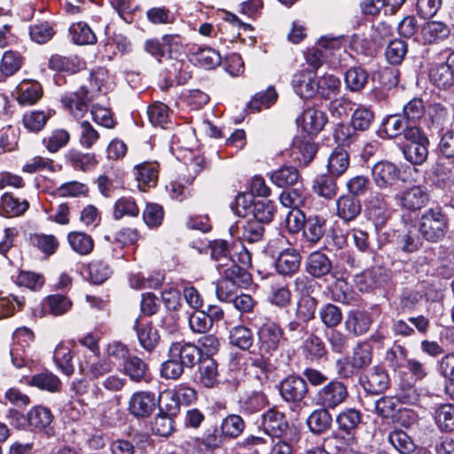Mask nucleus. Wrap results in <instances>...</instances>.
<instances>
[{
    "instance_id": "61",
    "label": "nucleus",
    "mask_w": 454,
    "mask_h": 454,
    "mask_svg": "<svg viewBox=\"0 0 454 454\" xmlns=\"http://www.w3.org/2000/svg\"><path fill=\"white\" fill-rule=\"evenodd\" d=\"M291 291L285 285H276L271 286L268 300L278 308H286L291 302Z\"/></svg>"
},
{
    "instance_id": "41",
    "label": "nucleus",
    "mask_w": 454,
    "mask_h": 454,
    "mask_svg": "<svg viewBox=\"0 0 454 454\" xmlns=\"http://www.w3.org/2000/svg\"><path fill=\"white\" fill-rule=\"evenodd\" d=\"M54 361L59 369L66 375L70 376L74 371L73 364V355L70 348L64 343L57 345L53 356Z\"/></svg>"
},
{
    "instance_id": "17",
    "label": "nucleus",
    "mask_w": 454,
    "mask_h": 454,
    "mask_svg": "<svg viewBox=\"0 0 454 454\" xmlns=\"http://www.w3.org/2000/svg\"><path fill=\"white\" fill-rule=\"evenodd\" d=\"M140 346L147 352H153L160 342L158 330L150 322L141 324L137 318L133 326Z\"/></svg>"
},
{
    "instance_id": "16",
    "label": "nucleus",
    "mask_w": 454,
    "mask_h": 454,
    "mask_svg": "<svg viewBox=\"0 0 454 454\" xmlns=\"http://www.w3.org/2000/svg\"><path fill=\"white\" fill-rule=\"evenodd\" d=\"M371 325L372 317L370 314L359 309L350 310L344 322L346 331L355 336L365 334Z\"/></svg>"
},
{
    "instance_id": "10",
    "label": "nucleus",
    "mask_w": 454,
    "mask_h": 454,
    "mask_svg": "<svg viewBox=\"0 0 454 454\" xmlns=\"http://www.w3.org/2000/svg\"><path fill=\"white\" fill-rule=\"evenodd\" d=\"M429 78L441 90H449L454 86V52L448 56L444 63L431 67Z\"/></svg>"
},
{
    "instance_id": "25",
    "label": "nucleus",
    "mask_w": 454,
    "mask_h": 454,
    "mask_svg": "<svg viewBox=\"0 0 454 454\" xmlns=\"http://www.w3.org/2000/svg\"><path fill=\"white\" fill-rule=\"evenodd\" d=\"M307 272L314 278H322L329 274L332 270V262L323 253H311L306 262Z\"/></svg>"
},
{
    "instance_id": "48",
    "label": "nucleus",
    "mask_w": 454,
    "mask_h": 454,
    "mask_svg": "<svg viewBox=\"0 0 454 454\" xmlns=\"http://www.w3.org/2000/svg\"><path fill=\"white\" fill-rule=\"evenodd\" d=\"M30 385L49 392H59L61 388L59 379L51 372H42L31 378Z\"/></svg>"
},
{
    "instance_id": "23",
    "label": "nucleus",
    "mask_w": 454,
    "mask_h": 454,
    "mask_svg": "<svg viewBox=\"0 0 454 454\" xmlns=\"http://www.w3.org/2000/svg\"><path fill=\"white\" fill-rule=\"evenodd\" d=\"M449 35V27L441 21H428L421 28V38L424 43H437L446 39Z\"/></svg>"
},
{
    "instance_id": "63",
    "label": "nucleus",
    "mask_w": 454,
    "mask_h": 454,
    "mask_svg": "<svg viewBox=\"0 0 454 454\" xmlns=\"http://www.w3.org/2000/svg\"><path fill=\"white\" fill-rule=\"evenodd\" d=\"M98 131L88 121L80 123L79 142L82 147L91 148L99 139Z\"/></svg>"
},
{
    "instance_id": "26",
    "label": "nucleus",
    "mask_w": 454,
    "mask_h": 454,
    "mask_svg": "<svg viewBox=\"0 0 454 454\" xmlns=\"http://www.w3.org/2000/svg\"><path fill=\"white\" fill-rule=\"evenodd\" d=\"M349 167V155L340 147H336L329 155L327 170L330 175L339 177L342 176Z\"/></svg>"
},
{
    "instance_id": "13",
    "label": "nucleus",
    "mask_w": 454,
    "mask_h": 454,
    "mask_svg": "<svg viewBox=\"0 0 454 454\" xmlns=\"http://www.w3.org/2000/svg\"><path fill=\"white\" fill-rule=\"evenodd\" d=\"M327 121L325 114L315 108H308L297 117V124L308 134L319 133Z\"/></svg>"
},
{
    "instance_id": "1",
    "label": "nucleus",
    "mask_w": 454,
    "mask_h": 454,
    "mask_svg": "<svg viewBox=\"0 0 454 454\" xmlns=\"http://www.w3.org/2000/svg\"><path fill=\"white\" fill-rule=\"evenodd\" d=\"M200 359V349L189 342H173L168 348V359L161 364L160 375L165 379L177 380L184 367H192Z\"/></svg>"
},
{
    "instance_id": "21",
    "label": "nucleus",
    "mask_w": 454,
    "mask_h": 454,
    "mask_svg": "<svg viewBox=\"0 0 454 454\" xmlns=\"http://www.w3.org/2000/svg\"><path fill=\"white\" fill-rule=\"evenodd\" d=\"M361 208L360 200L351 195H341L336 200L337 215L345 222L356 219Z\"/></svg>"
},
{
    "instance_id": "64",
    "label": "nucleus",
    "mask_w": 454,
    "mask_h": 454,
    "mask_svg": "<svg viewBox=\"0 0 454 454\" xmlns=\"http://www.w3.org/2000/svg\"><path fill=\"white\" fill-rule=\"evenodd\" d=\"M303 351L310 359H319L326 354L324 341L316 335H310L305 340Z\"/></svg>"
},
{
    "instance_id": "3",
    "label": "nucleus",
    "mask_w": 454,
    "mask_h": 454,
    "mask_svg": "<svg viewBox=\"0 0 454 454\" xmlns=\"http://www.w3.org/2000/svg\"><path fill=\"white\" fill-rule=\"evenodd\" d=\"M448 222V217L441 207L428 208L423 212L419 218V234L428 242H438L447 233Z\"/></svg>"
},
{
    "instance_id": "47",
    "label": "nucleus",
    "mask_w": 454,
    "mask_h": 454,
    "mask_svg": "<svg viewBox=\"0 0 454 454\" xmlns=\"http://www.w3.org/2000/svg\"><path fill=\"white\" fill-rule=\"evenodd\" d=\"M223 277L227 280L236 284L240 288H246L252 282L250 273L241 266L232 263L223 270Z\"/></svg>"
},
{
    "instance_id": "60",
    "label": "nucleus",
    "mask_w": 454,
    "mask_h": 454,
    "mask_svg": "<svg viewBox=\"0 0 454 454\" xmlns=\"http://www.w3.org/2000/svg\"><path fill=\"white\" fill-rule=\"evenodd\" d=\"M397 246L403 252L413 253L421 247L422 240L415 231H408L398 235Z\"/></svg>"
},
{
    "instance_id": "52",
    "label": "nucleus",
    "mask_w": 454,
    "mask_h": 454,
    "mask_svg": "<svg viewBox=\"0 0 454 454\" xmlns=\"http://www.w3.org/2000/svg\"><path fill=\"white\" fill-rule=\"evenodd\" d=\"M254 219L261 223H268L272 221L275 214V205L271 200L254 201L252 207Z\"/></svg>"
},
{
    "instance_id": "15",
    "label": "nucleus",
    "mask_w": 454,
    "mask_h": 454,
    "mask_svg": "<svg viewBox=\"0 0 454 454\" xmlns=\"http://www.w3.org/2000/svg\"><path fill=\"white\" fill-rule=\"evenodd\" d=\"M292 85L301 98H312L316 96L317 76L309 70H302L293 76Z\"/></svg>"
},
{
    "instance_id": "62",
    "label": "nucleus",
    "mask_w": 454,
    "mask_h": 454,
    "mask_svg": "<svg viewBox=\"0 0 454 454\" xmlns=\"http://www.w3.org/2000/svg\"><path fill=\"white\" fill-rule=\"evenodd\" d=\"M52 420V415L49 409L42 406L32 409L28 413V422L35 428H45Z\"/></svg>"
},
{
    "instance_id": "38",
    "label": "nucleus",
    "mask_w": 454,
    "mask_h": 454,
    "mask_svg": "<svg viewBox=\"0 0 454 454\" xmlns=\"http://www.w3.org/2000/svg\"><path fill=\"white\" fill-rule=\"evenodd\" d=\"M229 339L233 346L244 350L251 348L254 343V334L252 331L244 325L232 327L230 331Z\"/></svg>"
},
{
    "instance_id": "2",
    "label": "nucleus",
    "mask_w": 454,
    "mask_h": 454,
    "mask_svg": "<svg viewBox=\"0 0 454 454\" xmlns=\"http://www.w3.org/2000/svg\"><path fill=\"white\" fill-rule=\"evenodd\" d=\"M99 74H90V86L89 90L85 86L80 87L76 91L69 92L61 97L63 106L74 117L82 118L89 109V103L92 102L96 94L100 91Z\"/></svg>"
},
{
    "instance_id": "22",
    "label": "nucleus",
    "mask_w": 454,
    "mask_h": 454,
    "mask_svg": "<svg viewBox=\"0 0 454 454\" xmlns=\"http://www.w3.org/2000/svg\"><path fill=\"white\" fill-rule=\"evenodd\" d=\"M190 59L194 64L206 69L215 68L222 62L220 53L209 47L191 50Z\"/></svg>"
},
{
    "instance_id": "57",
    "label": "nucleus",
    "mask_w": 454,
    "mask_h": 454,
    "mask_svg": "<svg viewBox=\"0 0 454 454\" xmlns=\"http://www.w3.org/2000/svg\"><path fill=\"white\" fill-rule=\"evenodd\" d=\"M407 51V43L403 40L396 39L388 43L385 56L391 65H399L403 60Z\"/></svg>"
},
{
    "instance_id": "20",
    "label": "nucleus",
    "mask_w": 454,
    "mask_h": 454,
    "mask_svg": "<svg viewBox=\"0 0 454 454\" xmlns=\"http://www.w3.org/2000/svg\"><path fill=\"white\" fill-rule=\"evenodd\" d=\"M158 163L157 162H143L134 168V176L138 183L141 190L146 187H154L158 182Z\"/></svg>"
},
{
    "instance_id": "8",
    "label": "nucleus",
    "mask_w": 454,
    "mask_h": 454,
    "mask_svg": "<svg viewBox=\"0 0 454 454\" xmlns=\"http://www.w3.org/2000/svg\"><path fill=\"white\" fill-rule=\"evenodd\" d=\"M158 404L159 399L153 392L137 391L129 400L128 410L136 418H146L153 412Z\"/></svg>"
},
{
    "instance_id": "36",
    "label": "nucleus",
    "mask_w": 454,
    "mask_h": 454,
    "mask_svg": "<svg viewBox=\"0 0 454 454\" xmlns=\"http://www.w3.org/2000/svg\"><path fill=\"white\" fill-rule=\"evenodd\" d=\"M72 301L70 299L62 294L49 295L43 301V307L45 310L49 311L53 316H61L72 308Z\"/></svg>"
},
{
    "instance_id": "7",
    "label": "nucleus",
    "mask_w": 454,
    "mask_h": 454,
    "mask_svg": "<svg viewBox=\"0 0 454 454\" xmlns=\"http://www.w3.org/2000/svg\"><path fill=\"white\" fill-rule=\"evenodd\" d=\"M372 176L378 188L386 190L391 188L399 180L401 170L391 161L380 160L372 167Z\"/></svg>"
},
{
    "instance_id": "27",
    "label": "nucleus",
    "mask_w": 454,
    "mask_h": 454,
    "mask_svg": "<svg viewBox=\"0 0 454 454\" xmlns=\"http://www.w3.org/2000/svg\"><path fill=\"white\" fill-rule=\"evenodd\" d=\"M428 145V138H422L419 142L409 143L403 150L405 159L414 165H421L427 159Z\"/></svg>"
},
{
    "instance_id": "37",
    "label": "nucleus",
    "mask_w": 454,
    "mask_h": 454,
    "mask_svg": "<svg viewBox=\"0 0 454 454\" xmlns=\"http://www.w3.org/2000/svg\"><path fill=\"white\" fill-rule=\"evenodd\" d=\"M69 34L72 41L78 45L94 44L97 42L96 35L84 22L72 24Z\"/></svg>"
},
{
    "instance_id": "31",
    "label": "nucleus",
    "mask_w": 454,
    "mask_h": 454,
    "mask_svg": "<svg viewBox=\"0 0 454 454\" xmlns=\"http://www.w3.org/2000/svg\"><path fill=\"white\" fill-rule=\"evenodd\" d=\"M316 86V95L322 98L329 99L339 93L340 80L333 74H325L317 77Z\"/></svg>"
},
{
    "instance_id": "44",
    "label": "nucleus",
    "mask_w": 454,
    "mask_h": 454,
    "mask_svg": "<svg viewBox=\"0 0 454 454\" xmlns=\"http://www.w3.org/2000/svg\"><path fill=\"white\" fill-rule=\"evenodd\" d=\"M217 364L213 359L207 358L200 362L199 380L206 387H213L218 381Z\"/></svg>"
},
{
    "instance_id": "45",
    "label": "nucleus",
    "mask_w": 454,
    "mask_h": 454,
    "mask_svg": "<svg viewBox=\"0 0 454 454\" xmlns=\"http://www.w3.org/2000/svg\"><path fill=\"white\" fill-rule=\"evenodd\" d=\"M80 371L92 380L103 377L113 371L110 361L106 359L98 360L92 363L80 364Z\"/></svg>"
},
{
    "instance_id": "35",
    "label": "nucleus",
    "mask_w": 454,
    "mask_h": 454,
    "mask_svg": "<svg viewBox=\"0 0 454 454\" xmlns=\"http://www.w3.org/2000/svg\"><path fill=\"white\" fill-rule=\"evenodd\" d=\"M147 364L138 356H129L123 364V372L130 380L140 382L145 379Z\"/></svg>"
},
{
    "instance_id": "59",
    "label": "nucleus",
    "mask_w": 454,
    "mask_h": 454,
    "mask_svg": "<svg viewBox=\"0 0 454 454\" xmlns=\"http://www.w3.org/2000/svg\"><path fill=\"white\" fill-rule=\"evenodd\" d=\"M374 120L372 111L364 106L356 108L351 118V124L354 129L364 131L370 128Z\"/></svg>"
},
{
    "instance_id": "40",
    "label": "nucleus",
    "mask_w": 454,
    "mask_h": 454,
    "mask_svg": "<svg viewBox=\"0 0 454 454\" xmlns=\"http://www.w3.org/2000/svg\"><path fill=\"white\" fill-rule=\"evenodd\" d=\"M346 88L353 92L361 91L368 82V74L362 67H351L344 77Z\"/></svg>"
},
{
    "instance_id": "46",
    "label": "nucleus",
    "mask_w": 454,
    "mask_h": 454,
    "mask_svg": "<svg viewBox=\"0 0 454 454\" xmlns=\"http://www.w3.org/2000/svg\"><path fill=\"white\" fill-rule=\"evenodd\" d=\"M49 67L56 71L76 73L81 68V61L78 57H63L53 55L49 60Z\"/></svg>"
},
{
    "instance_id": "42",
    "label": "nucleus",
    "mask_w": 454,
    "mask_h": 454,
    "mask_svg": "<svg viewBox=\"0 0 454 454\" xmlns=\"http://www.w3.org/2000/svg\"><path fill=\"white\" fill-rule=\"evenodd\" d=\"M342 41L343 38L341 36L325 35L322 36L317 43L318 49L323 51L327 60L329 62H334L342 49Z\"/></svg>"
},
{
    "instance_id": "9",
    "label": "nucleus",
    "mask_w": 454,
    "mask_h": 454,
    "mask_svg": "<svg viewBox=\"0 0 454 454\" xmlns=\"http://www.w3.org/2000/svg\"><path fill=\"white\" fill-rule=\"evenodd\" d=\"M263 432L270 438H280L287 434L292 428H289L288 423L284 413L275 408L268 410L262 415L260 426Z\"/></svg>"
},
{
    "instance_id": "29",
    "label": "nucleus",
    "mask_w": 454,
    "mask_h": 454,
    "mask_svg": "<svg viewBox=\"0 0 454 454\" xmlns=\"http://www.w3.org/2000/svg\"><path fill=\"white\" fill-rule=\"evenodd\" d=\"M67 242L72 250L80 255H88L94 248V240L91 236L82 231L69 232Z\"/></svg>"
},
{
    "instance_id": "19",
    "label": "nucleus",
    "mask_w": 454,
    "mask_h": 454,
    "mask_svg": "<svg viewBox=\"0 0 454 454\" xmlns=\"http://www.w3.org/2000/svg\"><path fill=\"white\" fill-rule=\"evenodd\" d=\"M301 265V255L294 248H286L279 253L275 268L278 273L283 276H291L296 273Z\"/></svg>"
},
{
    "instance_id": "58",
    "label": "nucleus",
    "mask_w": 454,
    "mask_h": 454,
    "mask_svg": "<svg viewBox=\"0 0 454 454\" xmlns=\"http://www.w3.org/2000/svg\"><path fill=\"white\" fill-rule=\"evenodd\" d=\"M355 366L359 370L369 366L372 359V348L367 343H359L354 348L352 356L349 357Z\"/></svg>"
},
{
    "instance_id": "50",
    "label": "nucleus",
    "mask_w": 454,
    "mask_h": 454,
    "mask_svg": "<svg viewBox=\"0 0 454 454\" xmlns=\"http://www.w3.org/2000/svg\"><path fill=\"white\" fill-rule=\"evenodd\" d=\"M388 441L402 454H409L415 450L413 440L403 430L392 431L388 434Z\"/></svg>"
},
{
    "instance_id": "49",
    "label": "nucleus",
    "mask_w": 454,
    "mask_h": 454,
    "mask_svg": "<svg viewBox=\"0 0 454 454\" xmlns=\"http://www.w3.org/2000/svg\"><path fill=\"white\" fill-rule=\"evenodd\" d=\"M318 315L321 322L328 328L338 326L342 320L341 309L333 303L323 305L319 309Z\"/></svg>"
},
{
    "instance_id": "33",
    "label": "nucleus",
    "mask_w": 454,
    "mask_h": 454,
    "mask_svg": "<svg viewBox=\"0 0 454 454\" xmlns=\"http://www.w3.org/2000/svg\"><path fill=\"white\" fill-rule=\"evenodd\" d=\"M28 208L27 200L20 201L10 193H4L1 198L0 212L6 217H13L23 214Z\"/></svg>"
},
{
    "instance_id": "28",
    "label": "nucleus",
    "mask_w": 454,
    "mask_h": 454,
    "mask_svg": "<svg viewBox=\"0 0 454 454\" xmlns=\"http://www.w3.org/2000/svg\"><path fill=\"white\" fill-rule=\"evenodd\" d=\"M239 238L248 243H254L262 239L264 227L259 221L250 219L239 223L237 225Z\"/></svg>"
},
{
    "instance_id": "30",
    "label": "nucleus",
    "mask_w": 454,
    "mask_h": 454,
    "mask_svg": "<svg viewBox=\"0 0 454 454\" xmlns=\"http://www.w3.org/2000/svg\"><path fill=\"white\" fill-rule=\"evenodd\" d=\"M325 219L318 215H310L306 219L302 229L306 239L311 243L318 242L325 235Z\"/></svg>"
},
{
    "instance_id": "51",
    "label": "nucleus",
    "mask_w": 454,
    "mask_h": 454,
    "mask_svg": "<svg viewBox=\"0 0 454 454\" xmlns=\"http://www.w3.org/2000/svg\"><path fill=\"white\" fill-rule=\"evenodd\" d=\"M220 428L225 438H236L244 431L245 422L240 416L231 414L222 420Z\"/></svg>"
},
{
    "instance_id": "4",
    "label": "nucleus",
    "mask_w": 454,
    "mask_h": 454,
    "mask_svg": "<svg viewBox=\"0 0 454 454\" xmlns=\"http://www.w3.org/2000/svg\"><path fill=\"white\" fill-rule=\"evenodd\" d=\"M281 326L267 319L257 328L258 345L261 355L272 356L278 351L283 339Z\"/></svg>"
},
{
    "instance_id": "43",
    "label": "nucleus",
    "mask_w": 454,
    "mask_h": 454,
    "mask_svg": "<svg viewBox=\"0 0 454 454\" xmlns=\"http://www.w3.org/2000/svg\"><path fill=\"white\" fill-rule=\"evenodd\" d=\"M299 176V172L294 167L283 166L271 173L270 179L277 186L286 187L296 184Z\"/></svg>"
},
{
    "instance_id": "18",
    "label": "nucleus",
    "mask_w": 454,
    "mask_h": 454,
    "mask_svg": "<svg viewBox=\"0 0 454 454\" xmlns=\"http://www.w3.org/2000/svg\"><path fill=\"white\" fill-rule=\"evenodd\" d=\"M308 392L306 381L299 377H288L280 384V394L287 402H300Z\"/></svg>"
},
{
    "instance_id": "12",
    "label": "nucleus",
    "mask_w": 454,
    "mask_h": 454,
    "mask_svg": "<svg viewBox=\"0 0 454 454\" xmlns=\"http://www.w3.org/2000/svg\"><path fill=\"white\" fill-rule=\"evenodd\" d=\"M387 270L382 268H372L357 274L355 284L361 292H369L381 286L388 281Z\"/></svg>"
},
{
    "instance_id": "11",
    "label": "nucleus",
    "mask_w": 454,
    "mask_h": 454,
    "mask_svg": "<svg viewBox=\"0 0 454 454\" xmlns=\"http://www.w3.org/2000/svg\"><path fill=\"white\" fill-rule=\"evenodd\" d=\"M359 381L367 393L379 395L387 388L389 380L385 370L375 366L363 374Z\"/></svg>"
},
{
    "instance_id": "5",
    "label": "nucleus",
    "mask_w": 454,
    "mask_h": 454,
    "mask_svg": "<svg viewBox=\"0 0 454 454\" xmlns=\"http://www.w3.org/2000/svg\"><path fill=\"white\" fill-rule=\"evenodd\" d=\"M395 200L402 209L415 212L427 206L430 194L427 186L415 184L396 194Z\"/></svg>"
},
{
    "instance_id": "39",
    "label": "nucleus",
    "mask_w": 454,
    "mask_h": 454,
    "mask_svg": "<svg viewBox=\"0 0 454 454\" xmlns=\"http://www.w3.org/2000/svg\"><path fill=\"white\" fill-rule=\"evenodd\" d=\"M332 416L327 408L314 411L308 418L307 424L311 432L320 434L327 430L332 424Z\"/></svg>"
},
{
    "instance_id": "55",
    "label": "nucleus",
    "mask_w": 454,
    "mask_h": 454,
    "mask_svg": "<svg viewBox=\"0 0 454 454\" xmlns=\"http://www.w3.org/2000/svg\"><path fill=\"white\" fill-rule=\"evenodd\" d=\"M435 422L442 431L451 432L454 430V406L452 404H442L435 412Z\"/></svg>"
},
{
    "instance_id": "54",
    "label": "nucleus",
    "mask_w": 454,
    "mask_h": 454,
    "mask_svg": "<svg viewBox=\"0 0 454 454\" xmlns=\"http://www.w3.org/2000/svg\"><path fill=\"white\" fill-rule=\"evenodd\" d=\"M285 440H278L277 442L271 439L265 454H292L291 443L299 440V434L296 429L290 430V436H284Z\"/></svg>"
},
{
    "instance_id": "6",
    "label": "nucleus",
    "mask_w": 454,
    "mask_h": 454,
    "mask_svg": "<svg viewBox=\"0 0 454 454\" xmlns=\"http://www.w3.org/2000/svg\"><path fill=\"white\" fill-rule=\"evenodd\" d=\"M348 388L339 380H332L321 387L317 394V403L327 409H335L348 397Z\"/></svg>"
},
{
    "instance_id": "34",
    "label": "nucleus",
    "mask_w": 454,
    "mask_h": 454,
    "mask_svg": "<svg viewBox=\"0 0 454 454\" xmlns=\"http://www.w3.org/2000/svg\"><path fill=\"white\" fill-rule=\"evenodd\" d=\"M362 420L361 412L354 408H348L340 411L336 417V423L340 430L352 434Z\"/></svg>"
},
{
    "instance_id": "56",
    "label": "nucleus",
    "mask_w": 454,
    "mask_h": 454,
    "mask_svg": "<svg viewBox=\"0 0 454 454\" xmlns=\"http://www.w3.org/2000/svg\"><path fill=\"white\" fill-rule=\"evenodd\" d=\"M41 86L38 83H24L19 88L18 102L20 105L31 106L41 98Z\"/></svg>"
},
{
    "instance_id": "32",
    "label": "nucleus",
    "mask_w": 454,
    "mask_h": 454,
    "mask_svg": "<svg viewBox=\"0 0 454 454\" xmlns=\"http://www.w3.org/2000/svg\"><path fill=\"white\" fill-rule=\"evenodd\" d=\"M23 65L22 56L16 51H7L4 53L0 61V82L4 81L2 77H10L15 74Z\"/></svg>"
},
{
    "instance_id": "14",
    "label": "nucleus",
    "mask_w": 454,
    "mask_h": 454,
    "mask_svg": "<svg viewBox=\"0 0 454 454\" xmlns=\"http://www.w3.org/2000/svg\"><path fill=\"white\" fill-rule=\"evenodd\" d=\"M317 153L316 144L308 137H294L291 145V156L294 160L303 166H307Z\"/></svg>"
},
{
    "instance_id": "53",
    "label": "nucleus",
    "mask_w": 454,
    "mask_h": 454,
    "mask_svg": "<svg viewBox=\"0 0 454 454\" xmlns=\"http://www.w3.org/2000/svg\"><path fill=\"white\" fill-rule=\"evenodd\" d=\"M317 300L312 296L301 297L297 304L296 317L304 324L314 318Z\"/></svg>"
},
{
    "instance_id": "24",
    "label": "nucleus",
    "mask_w": 454,
    "mask_h": 454,
    "mask_svg": "<svg viewBox=\"0 0 454 454\" xmlns=\"http://www.w3.org/2000/svg\"><path fill=\"white\" fill-rule=\"evenodd\" d=\"M336 178V176L330 174L317 176L313 182V192L325 200H333L339 191Z\"/></svg>"
}]
</instances>
